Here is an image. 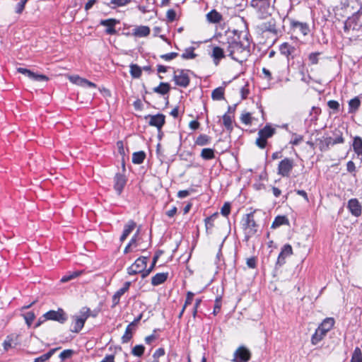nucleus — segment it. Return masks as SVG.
<instances>
[{"label":"nucleus","mask_w":362,"mask_h":362,"mask_svg":"<svg viewBox=\"0 0 362 362\" xmlns=\"http://www.w3.org/2000/svg\"><path fill=\"white\" fill-rule=\"evenodd\" d=\"M226 51L233 60L239 62L244 61L248 53L247 46L243 45L240 41L235 39L228 42Z\"/></svg>","instance_id":"nucleus-1"},{"label":"nucleus","mask_w":362,"mask_h":362,"mask_svg":"<svg viewBox=\"0 0 362 362\" xmlns=\"http://www.w3.org/2000/svg\"><path fill=\"white\" fill-rule=\"evenodd\" d=\"M272 0H251L250 6L256 11L259 17L266 18L270 15Z\"/></svg>","instance_id":"nucleus-2"},{"label":"nucleus","mask_w":362,"mask_h":362,"mask_svg":"<svg viewBox=\"0 0 362 362\" xmlns=\"http://www.w3.org/2000/svg\"><path fill=\"white\" fill-rule=\"evenodd\" d=\"M276 132V129L270 124H266L265 127L258 132V136L255 144L260 148H264L267 144V139L271 138Z\"/></svg>","instance_id":"nucleus-3"},{"label":"nucleus","mask_w":362,"mask_h":362,"mask_svg":"<svg viewBox=\"0 0 362 362\" xmlns=\"http://www.w3.org/2000/svg\"><path fill=\"white\" fill-rule=\"evenodd\" d=\"M90 309L83 308L78 315H75L73 318V328H71V332L78 333L84 326L86 320L89 317Z\"/></svg>","instance_id":"nucleus-4"},{"label":"nucleus","mask_w":362,"mask_h":362,"mask_svg":"<svg viewBox=\"0 0 362 362\" xmlns=\"http://www.w3.org/2000/svg\"><path fill=\"white\" fill-rule=\"evenodd\" d=\"M257 30L259 33L264 34V33H269L274 36H278L282 33L281 30L276 27V21L274 18L258 25L257 26Z\"/></svg>","instance_id":"nucleus-5"},{"label":"nucleus","mask_w":362,"mask_h":362,"mask_svg":"<svg viewBox=\"0 0 362 362\" xmlns=\"http://www.w3.org/2000/svg\"><path fill=\"white\" fill-rule=\"evenodd\" d=\"M288 13H287L284 18L283 21H286L288 20L290 22L291 28L294 33L301 34L303 36H305L310 32V28L308 25L306 23H303L300 21H295L293 19L289 18L288 16Z\"/></svg>","instance_id":"nucleus-6"},{"label":"nucleus","mask_w":362,"mask_h":362,"mask_svg":"<svg viewBox=\"0 0 362 362\" xmlns=\"http://www.w3.org/2000/svg\"><path fill=\"white\" fill-rule=\"evenodd\" d=\"M265 214L260 211H255L246 214L242 219L243 226H259L260 223L258 218L264 217Z\"/></svg>","instance_id":"nucleus-7"},{"label":"nucleus","mask_w":362,"mask_h":362,"mask_svg":"<svg viewBox=\"0 0 362 362\" xmlns=\"http://www.w3.org/2000/svg\"><path fill=\"white\" fill-rule=\"evenodd\" d=\"M45 320L57 321L64 324L68 319L67 315L63 309L59 308L57 310H49L42 315Z\"/></svg>","instance_id":"nucleus-8"},{"label":"nucleus","mask_w":362,"mask_h":362,"mask_svg":"<svg viewBox=\"0 0 362 362\" xmlns=\"http://www.w3.org/2000/svg\"><path fill=\"white\" fill-rule=\"evenodd\" d=\"M294 166V161L289 158H285L278 165V175L282 177H289Z\"/></svg>","instance_id":"nucleus-9"},{"label":"nucleus","mask_w":362,"mask_h":362,"mask_svg":"<svg viewBox=\"0 0 362 362\" xmlns=\"http://www.w3.org/2000/svg\"><path fill=\"white\" fill-rule=\"evenodd\" d=\"M250 351L244 346H239L233 354V362H248L251 358Z\"/></svg>","instance_id":"nucleus-10"},{"label":"nucleus","mask_w":362,"mask_h":362,"mask_svg":"<svg viewBox=\"0 0 362 362\" xmlns=\"http://www.w3.org/2000/svg\"><path fill=\"white\" fill-rule=\"evenodd\" d=\"M147 257H139L134 264H132L128 269L127 273L129 275H134L139 274L143 270H144L146 267L147 264Z\"/></svg>","instance_id":"nucleus-11"},{"label":"nucleus","mask_w":362,"mask_h":362,"mask_svg":"<svg viewBox=\"0 0 362 362\" xmlns=\"http://www.w3.org/2000/svg\"><path fill=\"white\" fill-rule=\"evenodd\" d=\"M173 81L178 86L186 88L189 84V77L183 69H178L174 71Z\"/></svg>","instance_id":"nucleus-12"},{"label":"nucleus","mask_w":362,"mask_h":362,"mask_svg":"<svg viewBox=\"0 0 362 362\" xmlns=\"http://www.w3.org/2000/svg\"><path fill=\"white\" fill-rule=\"evenodd\" d=\"M145 119H148V124L150 126L156 127L159 133L161 132V128L165 122V117L163 114H157L155 115H148L145 117Z\"/></svg>","instance_id":"nucleus-13"},{"label":"nucleus","mask_w":362,"mask_h":362,"mask_svg":"<svg viewBox=\"0 0 362 362\" xmlns=\"http://www.w3.org/2000/svg\"><path fill=\"white\" fill-rule=\"evenodd\" d=\"M142 317V315L140 314L136 318L134 319L130 324H129L126 328L124 335L122 337V342L127 343L130 341L132 337V332L135 329L136 327L139 324V321Z\"/></svg>","instance_id":"nucleus-14"},{"label":"nucleus","mask_w":362,"mask_h":362,"mask_svg":"<svg viewBox=\"0 0 362 362\" xmlns=\"http://www.w3.org/2000/svg\"><path fill=\"white\" fill-rule=\"evenodd\" d=\"M17 71L21 73L30 79L35 81H48V77L43 74H38L33 72L32 71L27 69L25 68L18 67L17 68Z\"/></svg>","instance_id":"nucleus-15"},{"label":"nucleus","mask_w":362,"mask_h":362,"mask_svg":"<svg viewBox=\"0 0 362 362\" xmlns=\"http://www.w3.org/2000/svg\"><path fill=\"white\" fill-rule=\"evenodd\" d=\"M347 208L353 216L356 217L361 216L362 206L357 199L353 198L349 199L347 204Z\"/></svg>","instance_id":"nucleus-16"},{"label":"nucleus","mask_w":362,"mask_h":362,"mask_svg":"<svg viewBox=\"0 0 362 362\" xmlns=\"http://www.w3.org/2000/svg\"><path fill=\"white\" fill-rule=\"evenodd\" d=\"M358 14L356 13L351 17H349L345 21L344 25V30L345 33H349L351 30H356L358 25Z\"/></svg>","instance_id":"nucleus-17"},{"label":"nucleus","mask_w":362,"mask_h":362,"mask_svg":"<svg viewBox=\"0 0 362 362\" xmlns=\"http://www.w3.org/2000/svg\"><path fill=\"white\" fill-rule=\"evenodd\" d=\"M119 21L114 18H109L100 21V25L106 26L105 33L108 35H114L116 33L115 25L118 23Z\"/></svg>","instance_id":"nucleus-18"},{"label":"nucleus","mask_w":362,"mask_h":362,"mask_svg":"<svg viewBox=\"0 0 362 362\" xmlns=\"http://www.w3.org/2000/svg\"><path fill=\"white\" fill-rule=\"evenodd\" d=\"M127 180L124 175L117 173L115 177V189L117 191L118 194H120L125 186Z\"/></svg>","instance_id":"nucleus-19"},{"label":"nucleus","mask_w":362,"mask_h":362,"mask_svg":"<svg viewBox=\"0 0 362 362\" xmlns=\"http://www.w3.org/2000/svg\"><path fill=\"white\" fill-rule=\"evenodd\" d=\"M279 51L281 54L286 56L288 59L290 57L293 58L296 48L288 42H284L279 46Z\"/></svg>","instance_id":"nucleus-20"},{"label":"nucleus","mask_w":362,"mask_h":362,"mask_svg":"<svg viewBox=\"0 0 362 362\" xmlns=\"http://www.w3.org/2000/svg\"><path fill=\"white\" fill-rule=\"evenodd\" d=\"M325 330L321 327H318L315 330V332L313 334L311 338V342L313 345L317 344L327 334Z\"/></svg>","instance_id":"nucleus-21"},{"label":"nucleus","mask_w":362,"mask_h":362,"mask_svg":"<svg viewBox=\"0 0 362 362\" xmlns=\"http://www.w3.org/2000/svg\"><path fill=\"white\" fill-rule=\"evenodd\" d=\"M206 20L211 23H218L222 20V16L216 10L214 9L206 14Z\"/></svg>","instance_id":"nucleus-22"},{"label":"nucleus","mask_w":362,"mask_h":362,"mask_svg":"<svg viewBox=\"0 0 362 362\" xmlns=\"http://www.w3.org/2000/svg\"><path fill=\"white\" fill-rule=\"evenodd\" d=\"M150 34V28L146 25H141L134 29L133 35L136 37H146Z\"/></svg>","instance_id":"nucleus-23"},{"label":"nucleus","mask_w":362,"mask_h":362,"mask_svg":"<svg viewBox=\"0 0 362 362\" xmlns=\"http://www.w3.org/2000/svg\"><path fill=\"white\" fill-rule=\"evenodd\" d=\"M211 57L214 58L215 64L217 65L219 61L225 57L223 49L219 47H214Z\"/></svg>","instance_id":"nucleus-24"},{"label":"nucleus","mask_w":362,"mask_h":362,"mask_svg":"<svg viewBox=\"0 0 362 362\" xmlns=\"http://www.w3.org/2000/svg\"><path fill=\"white\" fill-rule=\"evenodd\" d=\"M168 276V273L156 274L151 279V284L153 286H158V285L164 283L166 281Z\"/></svg>","instance_id":"nucleus-25"},{"label":"nucleus","mask_w":362,"mask_h":362,"mask_svg":"<svg viewBox=\"0 0 362 362\" xmlns=\"http://www.w3.org/2000/svg\"><path fill=\"white\" fill-rule=\"evenodd\" d=\"M170 90V86L168 83L161 82L160 83L159 86L157 87L153 88V92L160 94V95H165L167 94Z\"/></svg>","instance_id":"nucleus-26"},{"label":"nucleus","mask_w":362,"mask_h":362,"mask_svg":"<svg viewBox=\"0 0 362 362\" xmlns=\"http://www.w3.org/2000/svg\"><path fill=\"white\" fill-rule=\"evenodd\" d=\"M353 148L358 156H362V139L360 136L354 137Z\"/></svg>","instance_id":"nucleus-27"},{"label":"nucleus","mask_w":362,"mask_h":362,"mask_svg":"<svg viewBox=\"0 0 362 362\" xmlns=\"http://www.w3.org/2000/svg\"><path fill=\"white\" fill-rule=\"evenodd\" d=\"M334 320L332 317H327L319 325L323 330L328 332L334 326Z\"/></svg>","instance_id":"nucleus-28"},{"label":"nucleus","mask_w":362,"mask_h":362,"mask_svg":"<svg viewBox=\"0 0 362 362\" xmlns=\"http://www.w3.org/2000/svg\"><path fill=\"white\" fill-rule=\"evenodd\" d=\"M146 158V153L143 151L134 152L132 155V163L134 164H141Z\"/></svg>","instance_id":"nucleus-29"},{"label":"nucleus","mask_w":362,"mask_h":362,"mask_svg":"<svg viewBox=\"0 0 362 362\" xmlns=\"http://www.w3.org/2000/svg\"><path fill=\"white\" fill-rule=\"evenodd\" d=\"M211 98L214 100H221L224 98V88L218 87L214 89L211 93Z\"/></svg>","instance_id":"nucleus-30"},{"label":"nucleus","mask_w":362,"mask_h":362,"mask_svg":"<svg viewBox=\"0 0 362 362\" xmlns=\"http://www.w3.org/2000/svg\"><path fill=\"white\" fill-rule=\"evenodd\" d=\"M58 349H50L47 353L36 358L33 362H45L49 360Z\"/></svg>","instance_id":"nucleus-31"},{"label":"nucleus","mask_w":362,"mask_h":362,"mask_svg":"<svg viewBox=\"0 0 362 362\" xmlns=\"http://www.w3.org/2000/svg\"><path fill=\"white\" fill-rule=\"evenodd\" d=\"M282 225H289V221L285 216H278L273 221L272 226H280Z\"/></svg>","instance_id":"nucleus-32"},{"label":"nucleus","mask_w":362,"mask_h":362,"mask_svg":"<svg viewBox=\"0 0 362 362\" xmlns=\"http://www.w3.org/2000/svg\"><path fill=\"white\" fill-rule=\"evenodd\" d=\"M130 74L133 78H138L141 75V69L137 64H132L130 65Z\"/></svg>","instance_id":"nucleus-33"},{"label":"nucleus","mask_w":362,"mask_h":362,"mask_svg":"<svg viewBox=\"0 0 362 362\" xmlns=\"http://www.w3.org/2000/svg\"><path fill=\"white\" fill-rule=\"evenodd\" d=\"M201 157L204 160H211L215 157L214 151L212 148H203Z\"/></svg>","instance_id":"nucleus-34"},{"label":"nucleus","mask_w":362,"mask_h":362,"mask_svg":"<svg viewBox=\"0 0 362 362\" xmlns=\"http://www.w3.org/2000/svg\"><path fill=\"white\" fill-rule=\"evenodd\" d=\"M232 118L233 117L229 114H225L223 116V125L225 126L226 129L230 132L233 130Z\"/></svg>","instance_id":"nucleus-35"},{"label":"nucleus","mask_w":362,"mask_h":362,"mask_svg":"<svg viewBox=\"0 0 362 362\" xmlns=\"http://www.w3.org/2000/svg\"><path fill=\"white\" fill-rule=\"evenodd\" d=\"M210 140L211 139L209 136L201 134L197 138L195 144L198 146H205L209 144Z\"/></svg>","instance_id":"nucleus-36"},{"label":"nucleus","mask_w":362,"mask_h":362,"mask_svg":"<svg viewBox=\"0 0 362 362\" xmlns=\"http://www.w3.org/2000/svg\"><path fill=\"white\" fill-rule=\"evenodd\" d=\"M194 48L192 47L187 48L184 53L181 55L184 59H192L197 57V54L194 52Z\"/></svg>","instance_id":"nucleus-37"},{"label":"nucleus","mask_w":362,"mask_h":362,"mask_svg":"<svg viewBox=\"0 0 362 362\" xmlns=\"http://www.w3.org/2000/svg\"><path fill=\"white\" fill-rule=\"evenodd\" d=\"M81 274V272H78V271H76V272H71L69 274H67L64 275L61 279V282H62V283L68 282V281H69L76 278Z\"/></svg>","instance_id":"nucleus-38"},{"label":"nucleus","mask_w":362,"mask_h":362,"mask_svg":"<svg viewBox=\"0 0 362 362\" xmlns=\"http://www.w3.org/2000/svg\"><path fill=\"white\" fill-rule=\"evenodd\" d=\"M351 362H362V352L360 348L356 347L354 349Z\"/></svg>","instance_id":"nucleus-39"},{"label":"nucleus","mask_w":362,"mask_h":362,"mask_svg":"<svg viewBox=\"0 0 362 362\" xmlns=\"http://www.w3.org/2000/svg\"><path fill=\"white\" fill-rule=\"evenodd\" d=\"M292 253H293V249H292L291 245L289 244H286L281 248V251L279 254L281 255V256H283V257H287L291 256L292 255Z\"/></svg>","instance_id":"nucleus-40"},{"label":"nucleus","mask_w":362,"mask_h":362,"mask_svg":"<svg viewBox=\"0 0 362 362\" xmlns=\"http://www.w3.org/2000/svg\"><path fill=\"white\" fill-rule=\"evenodd\" d=\"M360 103V100L358 98H354L351 99L349 103L350 109L349 112L356 111L359 107Z\"/></svg>","instance_id":"nucleus-41"},{"label":"nucleus","mask_w":362,"mask_h":362,"mask_svg":"<svg viewBox=\"0 0 362 362\" xmlns=\"http://www.w3.org/2000/svg\"><path fill=\"white\" fill-rule=\"evenodd\" d=\"M145 347L143 345H136L132 351L134 356H141L144 352Z\"/></svg>","instance_id":"nucleus-42"},{"label":"nucleus","mask_w":362,"mask_h":362,"mask_svg":"<svg viewBox=\"0 0 362 362\" xmlns=\"http://www.w3.org/2000/svg\"><path fill=\"white\" fill-rule=\"evenodd\" d=\"M286 257H283L281 256V255H279L278 256V258H277V260H276V264H275V267H274V272L276 274L278 272V270L279 269L285 264L286 259Z\"/></svg>","instance_id":"nucleus-43"},{"label":"nucleus","mask_w":362,"mask_h":362,"mask_svg":"<svg viewBox=\"0 0 362 362\" xmlns=\"http://www.w3.org/2000/svg\"><path fill=\"white\" fill-rule=\"evenodd\" d=\"M24 319L28 327H30L33 321L34 320L35 315L33 312H28L23 315Z\"/></svg>","instance_id":"nucleus-44"},{"label":"nucleus","mask_w":362,"mask_h":362,"mask_svg":"<svg viewBox=\"0 0 362 362\" xmlns=\"http://www.w3.org/2000/svg\"><path fill=\"white\" fill-rule=\"evenodd\" d=\"M334 136L333 137V139L334 140L336 144L344 143V140L342 136V133L339 130L336 129L334 132Z\"/></svg>","instance_id":"nucleus-45"},{"label":"nucleus","mask_w":362,"mask_h":362,"mask_svg":"<svg viewBox=\"0 0 362 362\" xmlns=\"http://www.w3.org/2000/svg\"><path fill=\"white\" fill-rule=\"evenodd\" d=\"M74 354V351L71 349H66L64 350L59 354V358L62 361H65L67 358H69Z\"/></svg>","instance_id":"nucleus-46"},{"label":"nucleus","mask_w":362,"mask_h":362,"mask_svg":"<svg viewBox=\"0 0 362 362\" xmlns=\"http://www.w3.org/2000/svg\"><path fill=\"white\" fill-rule=\"evenodd\" d=\"M165 355V350L163 348L158 349L153 354V360L152 362H159L158 358Z\"/></svg>","instance_id":"nucleus-47"},{"label":"nucleus","mask_w":362,"mask_h":362,"mask_svg":"<svg viewBox=\"0 0 362 362\" xmlns=\"http://www.w3.org/2000/svg\"><path fill=\"white\" fill-rule=\"evenodd\" d=\"M240 120L243 124H250L252 123V116L249 112L243 114L240 117Z\"/></svg>","instance_id":"nucleus-48"},{"label":"nucleus","mask_w":362,"mask_h":362,"mask_svg":"<svg viewBox=\"0 0 362 362\" xmlns=\"http://www.w3.org/2000/svg\"><path fill=\"white\" fill-rule=\"evenodd\" d=\"M320 52H312L308 56V59L311 64H317L318 63V57Z\"/></svg>","instance_id":"nucleus-49"},{"label":"nucleus","mask_w":362,"mask_h":362,"mask_svg":"<svg viewBox=\"0 0 362 362\" xmlns=\"http://www.w3.org/2000/svg\"><path fill=\"white\" fill-rule=\"evenodd\" d=\"M230 211V204L228 202H226L221 207V212L224 216H227Z\"/></svg>","instance_id":"nucleus-50"},{"label":"nucleus","mask_w":362,"mask_h":362,"mask_svg":"<svg viewBox=\"0 0 362 362\" xmlns=\"http://www.w3.org/2000/svg\"><path fill=\"white\" fill-rule=\"evenodd\" d=\"M13 336H8L7 339L4 341L3 346L6 351H8L9 348L12 347Z\"/></svg>","instance_id":"nucleus-51"},{"label":"nucleus","mask_w":362,"mask_h":362,"mask_svg":"<svg viewBox=\"0 0 362 362\" xmlns=\"http://www.w3.org/2000/svg\"><path fill=\"white\" fill-rule=\"evenodd\" d=\"M167 19L169 22H173L176 19V12L173 9H169L166 13Z\"/></svg>","instance_id":"nucleus-52"},{"label":"nucleus","mask_w":362,"mask_h":362,"mask_svg":"<svg viewBox=\"0 0 362 362\" xmlns=\"http://www.w3.org/2000/svg\"><path fill=\"white\" fill-rule=\"evenodd\" d=\"M28 0H21V1L16 5V12L21 14L24 10L25 5Z\"/></svg>","instance_id":"nucleus-53"},{"label":"nucleus","mask_w":362,"mask_h":362,"mask_svg":"<svg viewBox=\"0 0 362 362\" xmlns=\"http://www.w3.org/2000/svg\"><path fill=\"white\" fill-rule=\"evenodd\" d=\"M178 54L177 52H170L165 54H162L160 56V58L165 60V61H170L173 59H175Z\"/></svg>","instance_id":"nucleus-54"},{"label":"nucleus","mask_w":362,"mask_h":362,"mask_svg":"<svg viewBox=\"0 0 362 362\" xmlns=\"http://www.w3.org/2000/svg\"><path fill=\"white\" fill-rule=\"evenodd\" d=\"M193 191H194L193 189L180 190L177 192V197L180 199L185 198L187 196H189Z\"/></svg>","instance_id":"nucleus-55"},{"label":"nucleus","mask_w":362,"mask_h":362,"mask_svg":"<svg viewBox=\"0 0 362 362\" xmlns=\"http://www.w3.org/2000/svg\"><path fill=\"white\" fill-rule=\"evenodd\" d=\"M132 0H111V4L117 6H124L131 2Z\"/></svg>","instance_id":"nucleus-56"},{"label":"nucleus","mask_w":362,"mask_h":362,"mask_svg":"<svg viewBox=\"0 0 362 362\" xmlns=\"http://www.w3.org/2000/svg\"><path fill=\"white\" fill-rule=\"evenodd\" d=\"M247 265L249 268L255 269L257 266V260L255 257H252L247 259Z\"/></svg>","instance_id":"nucleus-57"},{"label":"nucleus","mask_w":362,"mask_h":362,"mask_svg":"<svg viewBox=\"0 0 362 362\" xmlns=\"http://www.w3.org/2000/svg\"><path fill=\"white\" fill-rule=\"evenodd\" d=\"M327 105L330 109L334 110H338L339 108V103L336 100H329L327 103Z\"/></svg>","instance_id":"nucleus-58"},{"label":"nucleus","mask_w":362,"mask_h":362,"mask_svg":"<svg viewBox=\"0 0 362 362\" xmlns=\"http://www.w3.org/2000/svg\"><path fill=\"white\" fill-rule=\"evenodd\" d=\"M134 228H127L120 237V241L123 242L132 233Z\"/></svg>","instance_id":"nucleus-59"},{"label":"nucleus","mask_w":362,"mask_h":362,"mask_svg":"<svg viewBox=\"0 0 362 362\" xmlns=\"http://www.w3.org/2000/svg\"><path fill=\"white\" fill-rule=\"evenodd\" d=\"M335 144H336L334 142V140L333 139V137L328 136L325 139V146H326L327 148H329L330 146H332Z\"/></svg>","instance_id":"nucleus-60"},{"label":"nucleus","mask_w":362,"mask_h":362,"mask_svg":"<svg viewBox=\"0 0 362 362\" xmlns=\"http://www.w3.org/2000/svg\"><path fill=\"white\" fill-rule=\"evenodd\" d=\"M346 170L349 173H354L356 170V166L353 161L349 160L346 163Z\"/></svg>","instance_id":"nucleus-61"},{"label":"nucleus","mask_w":362,"mask_h":362,"mask_svg":"<svg viewBox=\"0 0 362 362\" xmlns=\"http://www.w3.org/2000/svg\"><path fill=\"white\" fill-rule=\"evenodd\" d=\"M70 80L74 83L80 85L81 82H82L83 78H81L78 76H74L70 77Z\"/></svg>","instance_id":"nucleus-62"},{"label":"nucleus","mask_w":362,"mask_h":362,"mask_svg":"<svg viewBox=\"0 0 362 362\" xmlns=\"http://www.w3.org/2000/svg\"><path fill=\"white\" fill-rule=\"evenodd\" d=\"M98 2V0H89L85 5V10L86 11H88L89 9H90L93 6Z\"/></svg>","instance_id":"nucleus-63"},{"label":"nucleus","mask_w":362,"mask_h":362,"mask_svg":"<svg viewBox=\"0 0 362 362\" xmlns=\"http://www.w3.org/2000/svg\"><path fill=\"white\" fill-rule=\"evenodd\" d=\"M189 126L191 129L196 130V129H197L199 128V123L197 120H192V121H191L189 122Z\"/></svg>","instance_id":"nucleus-64"}]
</instances>
